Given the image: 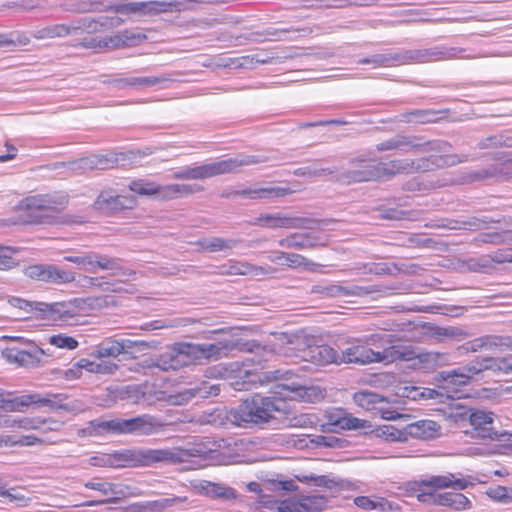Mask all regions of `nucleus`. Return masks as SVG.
Instances as JSON below:
<instances>
[{
  "label": "nucleus",
  "mask_w": 512,
  "mask_h": 512,
  "mask_svg": "<svg viewBox=\"0 0 512 512\" xmlns=\"http://www.w3.org/2000/svg\"><path fill=\"white\" fill-rule=\"evenodd\" d=\"M377 339V334L362 338H348L337 344V349L324 344L310 348L306 354L316 365L354 364L365 366L379 363V352L371 348L376 345Z\"/></svg>",
  "instance_id": "obj_1"
},
{
  "label": "nucleus",
  "mask_w": 512,
  "mask_h": 512,
  "mask_svg": "<svg viewBox=\"0 0 512 512\" xmlns=\"http://www.w3.org/2000/svg\"><path fill=\"white\" fill-rule=\"evenodd\" d=\"M192 454L176 449H123L113 453L97 454L89 458V464L95 467H138L151 466L155 463H180Z\"/></svg>",
  "instance_id": "obj_2"
},
{
  "label": "nucleus",
  "mask_w": 512,
  "mask_h": 512,
  "mask_svg": "<svg viewBox=\"0 0 512 512\" xmlns=\"http://www.w3.org/2000/svg\"><path fill=\"white\" fill-rule=\"evenodd\" d=\"M289 413V407L282 399H277L276 396L254 394L241 401L237 407L227 411L226 418L236 426L247 428L269 423L276 418V414L288 415Z\"/></svg>",
  "instance_id": "obj_3"
},
{
  "label": "nucleus",
  "mask_w": 512,
  "mask_h": 512,
  "mask_svg": "<svg viewBox=\"0 0 512 512\" xmlns=\"http://www.w3.org/2000/svg\"><path fill=\"white\" fill-rule=\"evenodd\" d=\"M69 196L62 191L34 194L19 201V220L26 225H54L67 207Z\"/></svg>",
  "instance_id": "obj_4"
},
{
  "label": "nucleus",
  "mask_w": 512,
  "mask_h": 512,
  "mask_svg": "<svg viewBox=\"0 0 512 512\" xmlns=\"http://www.w3.org/2000/svg\"><path fill=\"white\" fill-rule=\"evenodd\" d=\"M161 426L158 420L149 414L129 419L112 418L105 420L98 418L88 422L87 426L79 431V435L89 437L106 435L150 436L157 433Z\"/></svg>",
  "instance_id": "obj_5"
},
{
  "label": "nucleus",
  "mask_w": 512,
  "mask_h": 512,
  "mask_svg": "<svg viewBox=\"0 0 512 512\" xmlns=\"http://www.w3.org/2000/svg\"><path fill=\"white\" fill-rule=\"evenodd\" d=\"M292 376L293 373L290 370L276 369L260 374L252 373L249 370H240L239 377L245 378V380L242 382L235 381L231 383V385L234 386L236 390H244L248 389L247 385L255 383L256 381L263 384L281 380L283 382L276 383L274 386L273 393L279 396L277 399L285 401L287 398H304L308 394L309 388L296 381L290 382Z\"/></svg>",
  "instance_id": "obj_6"
},
{
  "label": "nucleus",
  "mask_w": 512,
  "mask_h": 512,
  "mask_svg": "<svg viewBox=\"0 0 512 512\" xmlns=\"http://www.w3.org/2000/svg\"><path fill=\"white\" fill-rule=\"evenodd\" d=\"M268 161L262 155L238 154L235 157L206 163L195 167H185L173 173L172 178L177 180H205L218 175L237 172L239 168L260 164Z\"/></svg>",
  "instance_id": "obj_7"
},
{
  "label": "nucleus",
  "mask_w": 512,
  "mask_h": 512,
  "mask_svg": "<svg viewBox=\"0 0 512 512\" xmlns=\"http://www.w3.org/2000/svg\"><path fill=\"white\" fill-rule=\"evenodd\" d=\"M326 426H332L341 430H365L366 434H372L375 437L390 442H406V433L404 429H398L393 425H382L375 428L367 420L359 419L351 414H330L328 423L322 425V431H326Z\"/></svg>",
  "instance_id": "obj_8"
},
{
  "label": "nucleus",
  "mask_w": 512,
  "mask_h": 512,
  "mask_svg": "<svg viewBox=\"0 0 512 512\" xmlns=\"http://www.w3.org/2000/svg\"><path fill=\"white\" fill-rule=\"evenodd\" d=\"M494 414L482 410H475L466 407H457L456 412L453 414L455 421L468 420L472 429L468 432L471 437L481 440H505L506 432L499 433L495 430Z\"/></svg>",
  "instance_id": "obj_9"
},
{
  "label": "nucleus",
  "mask_w": 512,
  "mask_h": 512,
  "mask_svg": "<svg viewBox=\"0 0 512 512\" xmlns=\"http://www.w3.org/2000/svg\"><path fill=\"white\" fill-rule=\"evenodd\" d=\"M467 161V156L457 154L430 155L420 159H401L391 162L390 174H410L426 172L435 168L451 167Z\"/></svg>",
  "instance_id": "obj_10"
},
{
  "label": "nucleus",
  "mask_w": 512,
  "mask_h": 512,
  "mask_svg": "<svg viewBox=\"0 0 512 512\" xmlns=\"http://www.w3.org/2000/svg\"><path fill=\"white\" fill-rule=\"evenodd\" d=\"M378 151L401 150L405 152L429 153L439 152L446 153L451 149L450 143L444 140L422 141L418 136H407L397 134L393 138L387 139L376 145Z\"/></svg>",
  "instance_id": "obj_11"
},
{
  "label": "nucleus",
  "mask_w": 512,
  "mask_h": 512,
  "mask_svg": "<svg viewBox=\"0 0 512 512\" xmlns=\"http://www.w3.org/2000/svg\"><path fill=\"white\" fill-rule=\"evenodd\" d=\"M466 50L460 47H448L445 45L422 49L398 50L399 65L411 63H428L454 58L473 59L475 56L465 55Z\"/></svg>",
  "instance_id": "obj_12"
},
{
  "label": "nucleus",
  "mask_w": 512,
  "mask_h": 512,
  "mask_svg": "<svg viewBox=\"0 0 512 512\" xmlns=\"http://www.w3.org/2000/svg\"><path fill=\"white\" fill-rule=\"evenodd\" d=\"M130 189L139 195L155 196L159 200L176 199L203 190L202 187L196 184H169L161 186L154 182H145L143 180L133 181Z\"/></svg>",
  "instance_id": "obj_13"
},
{
  "label": "nucleus",
  "mask_w": 512,
  "mask_h": 512,
  "mask_svg": "<svg viewBox=\"0 0 512 512\" xmlns=\"http://www.w3.org/2000/svg\"><path fill=\"white\" fill-rule=\"evenodd\" d=\"M109 10L118 14H138L154 16L160 13L181 12L187 9L186 3L181 1H141L119 3L109 6Z\"/></svg>",
  "instance_id": "obj_14"
},
{
  "label": "nucleus",
  "mask_w": 512,
  "mask_h": 512,
  "mask_svg": "<svg viewBox=\"0 0 512 512\" xmlns=\"http://www.w3.org/2000/svg\"><path fill=\"white\" fill-rule=\"evenodd\" d=\"M250 224L269 229H315L319 221L308 217L289 216L281 213H265L260 214L251 221Z\"/></svg>",
  "instance_id": "obj_15"
},
{
  "label": "nucleus",
  "mask_w": 512,
  "mask_h": 512,
  "mask_svg": "<svg viewBox=\"0 0 512 512\" xmlns=\"http://www.w3.org/2000/svg\"><path fill=\"white\" fill-rule=\"evenodd\" d=\"M24 275L34 281L49 284H68L75 280V273L53 264H34L24 269Z\"/></svg>",
  "instance_id": "obj_16"
},
{
  "label": "nucleus",
  "mask_w": 512,
  "mask_h": 512,
  "mask_svg": "<svg viewBox=\"0 0 512 512\" xmlns=\"http://www.w3.org/2000/svg\"><path fill=\"white\" fill-rule=\"evenodd\" d=\"M459 369L462 374L467 376L468 384L474 375L486 370L512 374V356L476 358L475 360L459 367Z\"/></svg>",
  "instance_id": "obj_17"
},
{
  "label": "nucleus",
  "mask_w": 512,
  "mask_h": 512,
  "mask_svg": "<svg viewBox=\"0 0 512 512\" xmlns=\"http://www.w3.org/2000/svg\"><path fill=\"white\" fill-rule=\"evenodd\" d=\"M382 169L370 159H352L349 168L342 172L341 179L347 183L374 181L381 177Z\"/></svg>",
  "instance_id": "obj_18"
},
{
  "label": "nucleus",
  "mask_w": 512,
  "mask_h": 512,
  "mask_svg": "<svg viewBox=\"0 0 512 512\" xmlns=\"http://www.w3.org/2000/svg\"><path fill=\"white\" fill-rule=\"evenodd\" d=\"M393 335H384L379 337L383 340V349L379 352V363L385 365L391 364L396 361H411L416 360L417 352L412 345L403 343H394Z\"/></svg>",
  "instance_id": "obj_19"
},
{
  "label": "nucleus",
  "mask_w": 512,
  "mask_h": 512,
  "mask_svg": "<svg viewBox=\"0 0 512 512\" xmlns=\"http://www.w3.org/2000/svg\"><path fill=\"white\" fill-rule=\"evenodd\" d=\"M435 381L438 383V389L445 392V396L454 399L460 389L468 385V378L459 368L448 371H441L435 375Z\"/></svg>",
  "instance_id": "obj_20"
},
{
  "label": "nucleus",
  "mask_w": 512,
  "mask_h": 512,
  "mask_svg": "<svg viewBox=\"0 0 512 512\" xmlns=\"http://www.w3.org/2000/svg\"><path fill=\"white\" fill-rule=\"evenodd\" d=\"M78 299H74L69 302H55V303H44L41 302L39 316L52 321H64L68 322L74 318L77 314L76 302Z\"/></svg>",
  "instance_id": "obj_21"
},
{
  "label": "nucleus",
  "mask_w": 512,
  "mask_h": 512,
  "mask_svg": "<svg viewBox=\"0 0 512 512\" xmlns=\"http://www.w3.org/2000/svg\"><path fill=\"white\" fill-rule=\"evenodd\" d=\"M120 17L99 16L97 18L83 17L73 21L74 34L79 31L87 33H97L114 27H118L123 23Z\"/></svg>",
  "instance_id": "obj_22"
},
{
  "label": "nucleus",
  "mask_w": 512,
  "mask_h": 512,
  "mask_svg": "<svg viewBox=\"0 0 512 512\" xmlns=\"http://www.w3.org/2000/svg\"><path fill=\"white\" fill-rule=\"evenodd\" d=\"M102 82L112 85L116 89H125L128 87H132L135 89H143L151 86H156L163 84L165 82L171 81L169 77L166 76H148V77H116L112 79H108L106 75H102Z\"/></svg>",
  "instance_id": "obj_23"
},
{
  "label": "nucleus",
  "mask_w": 512,
  "mask_h": 512,
  "mask_svg": "<svg viewBox=\"0 0 512 512\" xmlns=\"http://www.w3.org/2000/svg\"><path fill=\"white\" fill-rule=\"evenodd\" d=\"M133 204L134 201L131 198L104 191L95 200L94 207L105 214H113L131 208Z\"/></svg>",
  "instance_id": "obj_24"
},
{
  "label": "nucleus",
  "mask_w": 512,
  "mask_h": 512,
  "mask_svg": "<svg viewBox=\"0 0 512 512\" xmlns=\"http://www.w3.org/2000/svg\"><path fill=\"white\" fill-rule=\"evenodd\" d=\"M278 245L287 249L309 250L325 245L322 237L311 232L292 233L278 241Z\"/></svg>",
  "instance_id": "obj_25"
},
{
  "label": "nucleus",
  "mask_w": 512,
  "mask_h": 512,
  "mask_svg": "<svg viewBox=\"0 0 512 512\" xmlns=\"http://www.w3.org/2000/svg\"><path fill=\"white\" fill-rule=\"evenodd\" d=\"M49 349L44 350L35 345H30L29 349H8L5 353L10 362H14L23 367H36L41 362V356L48 354Z\"/></svg>",
  "instance_id": "obj_26"
},
{
  "label": "nucleus",
  "mask_w": 512,
  "mask_h": 512,
  "mask_svg": "<svg viewBox=\"0 0 512 512\" xmlns=\"http://www.w3.org/2000/svg\"><path fill=\"white\" fill-rule=\"evenodd\" d=\"M67 399V395L63 393L52 394L47 393L40 395L37 393L22 395L17 397L16 404L21 406V410L31 404L47 406L53 410H62L63 402Z\"/></svg>",
  "instance_id": "obj_27"
},
{
  "label": "nucleus",
  "mask_w": 512,
  "mask_h": 512,
  "mask_svg": "<svg viewBox=\"0 0 512 512\" xmlns=\"http://www.w3.org/2000/svg\"><path fill=\"white\" fill-rule=\"evenodd\" d=\"M84 486L88 489L99 491L103 496H114L113 498L106 500H91L83 504V506H98L105 503H116L117 498L125 496L121 486L114 483L104 481H88L84 483Z\"/></svg>",
  "instance_id": "obj_28"
},
{
  "label": "nucleus",
  "mask_w": 512,
  "mask_h": 512,
  "mask_svg": "<svg viewBox=\"0 0 512 512\" xmlns=\"http://www.w3.org/2000/svg\"><path fill=\"white\" fill-rule=\"evenodd\" d=\"M512 348V337L499 335H484L468 341L463 345L467 352H477L481 350H493L495 347Z\"/></svg>",
  "instance_id": "obj_29"
},
{
  "label": "nucleus",
  "mask_w": 512,
  "mask_h": 512,
  "mask_svg": "<svg viewBox=\"0 0 512 512\" xmlns=\"http://www.w3.org/2000/svg\"><path fill=\"white\" fill-rule=\"evenodd\" d=\"M197 488L200 494L210 497L212 499L231 501L237 499L238 497V493L236 492L235 489L223 483H216L203 480L199 483Z\"/></svg>",
  "instance_id": "obj_30"
},
{
  "label": "nucleus",
  "mask_w": 512,
  "mask_h": 512,
  "mask_svg": "<svg viewBox=\"0 0 512 512\" xmlns=\"http://www.w3.org/2000/svg\"><path fill=\"white\" fill-rule=\"evenodd\" d=\"M236 191L237 196H243L249 199L280 198L294 193V190L289 187L282 186L254 187Z\"/></svg>",
  "instance_id": "obj_31"
},
{
  "label": "nucleus",
  "mask_w": 512,
  "mask_h": 512,
  "mask_svg": "<svg viewBox=\"0 0 512 512\" xmlns=\"http://www.w3.org/2000/svg\"><path fill=\"white\" fill-rule=\"evenodd\" d=\"M92 262L93 270H91V273L93 274L98 270H112L114 271L113 275L118 277H131L135 275V271L122 268L118 258H110L107 255L94 252Z\"/></svg>",
  "instance_id": "obj_32"
},
{
  "label": "nucleus",
  "mask_w": 512,
  "mask_h": 512,
  "mask_svg": "<svg viewBox=\"0 0 512 512\" xmlns=\"http://www.w3.org/2000/svg\"><path fill=\"white\" fill-rule=\"evenodd\" d=\"M242 240L222 237L202 238L195 242V245L207 252H229L239 247Z\"/></svg>",
  "instance_id": "obj_33"
},
{
  "label": "nucleus",
  "mask_w": 512,
  "mask_h": 512,
  "mask_svg": "<svg viewBox=\"0 0 512 512\" xmlns=\"http://www.w3.org/2000/svg\"><path fill=\"white\" fill-rule=\"evenodd\" d=\"M417 364L419 368L430 371L438 367H444L450 364L451 355L446 352L428 351L417 353Z\"/></svg>",
  "instance_id": "obj_34"
},
{
  "label": "nucleus",
  "mask_w": 512,
  "mask_h": 512,
  "mask_svg": "<svg viewBox=\"0 0 512 512\" xmlns=\"http://www.w3.org/2000/svg\"><path fill=\"white\" fill-rule=\"evenodd\" d=\"M176 358L181 361V365H189L201 361V344L180 342L172 347Z\"/></svg>",
  "instance_id": "obj_35"
},
{
  "label": "nucleus",
  "mask_w": 512,
  "mask_h": 512,
  "mask_svg": "<svg viewBox=\"0 0 512 512\" xmlns=\"http://www.w3.org/2000/svg\"><path fill=\"white\" fill-rule=\"evenodd\" d=\"M439 428V425L431 420L416 421L405 427L406 438L408 439V436H411L419 439H431L436 435Z\"/></svg>",
  "instance_id": "obj_36"
},
{
  "label": "nucleus",
  "mask_w": 512,
  "mask_h": 512,
  "mask_svg": "<svg viewBox=\"0 0 512 512\" xmlns=\"http://www.w3.org/2000/svg\"><path fill=\"white\" fill-rule=\"evenodd\" d=\"M122 354V346H119L118 340L107 338L94 347L90 356L96 359L117 358Z\"/></svg>",
  "instance_id": "obj_37"
},
{
  "label": "nucleus",
  "mask_w": 512,
  "mask_h": 512,
  "mask_svg": "<svg viewBox=\"0 0 512 512\" xmlns=\"http://www.w3.org/2000/svg\"><path fill=\"white\" fill-rule=\"evenodd\" d=\"M281 341L292 346L291 349H295L299 352H302L301 357L305 360L311 361L309 356H307V351L316 347L317 345H310V339L304 334L303 331H298L295 333H283Z\"/></svg>",
  "instance_id": "obj_38"
},
{
  "label": "nucleus",
  "mask_w": 512,
  "mask_h": 512,
  "mask_svg": "<svg viewBox=\"0 0 512 512\" xmlns=\"http://www.w3.org/2000/svg\"><path fill=\"white\" fill-rule=\"evenodd\" d=\"M425 486H431L435 489H444L453 487L456 490H464L468 482L464 479H456L451 473L447 475L432 476L429 480L422 482Z\"/></svg>",
  "instance_id": "obj_39"
},
{
  "label": "nucleus",
  "mask_w": 512,
  "mask_h": 512,
  "mask_svg": "<svg viewBox=\"0 0 512 512\" xmlns=\"http://www.w3.org/2000/svg\"><path fill=\"white\" fill-rule=\"evenodd\" d=\"M234 348V344L231 341H219L216 343H202L201 344V360H218L223 355H226L227 351Z\"/></svg>",
  "instance_id": "obj_40"
},
{
  "label": "nucleus",
  "mask_w": 512,
  "mask_h": 512,
  "mask_svg": "<svg viewBox=\"0 0 512 512\" xmlns=\"http://www.w3.org/2000/svg\"><path fill=\"white\" fill-rule=\"evenodd\" d=\"M437 505L446 506L451 509L460 511L470 508V501L462 493L445 492L438 493Z\"/></svg>",
  "instance_id": "obj_41"
},
{
  "label": "nucleus",
  "mask_w": 512,
  "mask_h": 512,
  "mask_svg": "<svg viewBox=\"0 0 512 512\" xmlns=\"http://www.w3.org/2000/svg\"><path fill=\"white\" fill-rule=\"evenodd\" d=\"M438 113L435 110H411L399 115V121L404 123L427 124L438 120Z\"/></svg>",
  "instance_id": "obj_42"
},
{
  "label": "nucleus",
  "mask_w": 512,
  "mask_h": 512,
  "mask_svg": "<svg viewBox=\"0 0 512 512\" xmlns=\"http://www.w3.org/2000/svg\"><path fill=\"white\" fill-rule=\"evenodd\" d=\"M220 393V388L216 385H209L208 383H201L195 387L186 389L180 394L183 401H189L193 398L205 399L210 396H217Z\"/></svg>",
  "instance_id": "obj_43"
},
{
  "label": "nucleus",
  "mask_w": 512,
  "mask_h": 512,
  "mask_svg": "<svg viewBox=\"0 0 512 512\" xmlns=\"http://www.w3.org/2000/svg\"><path fill=\"white\" fill-rule=\"evenodd\" d=\"M84 170H107L117 163V158L113 155H91L83 158Z\"/></svg>",
  "instance_id": "obj_44"
},
{
  "label": "nucleus",
  "mask_w": 512,
  "mask_h": 512,
  "mask_svg": "<svg viewBox=\"0 0 512 512\" xmlns=\"http://www.w3.org/2000/svg\"><path fill=\"white\" fill-rule=\"evenodd\" d=\"M358 64H372L374 67H391L399 65L398 50L374 54L358 60Z\"/></svg>",
  "instance_id": "obj_45"
},
{
  "label": "nucleus",
  "mask_w": 512,
  "mask_h": 512,
  "mask_svg": "<svg viewBox=\"0 0 512 512\" xmlns=\"http://www.w3.org/2000/svg\"><path fill=\"white\" fill-rule=\"evenodd\" d=\"M354 503L364 510H379L382 512L393 510V504L383 497L370 498L367 496L356 497Z\"/></svg>",
  "instance_id": "obj_46"
},
{
  "label": "nucleus",
  "mask_w": 512,
  "mask_h": 512,
  "mask_svg": "<svg viewBox=\"0 0 512 512\" xmlns=\"http://www.w3.org/2000/svg\"><path fill=\"white\" fill-rule=\"evenodd\" d=\"M347 289V297L348 296H357L364 297L371 294H380L385 295L387 291L397 289V286H385L382 284L369 285V286H359V285H350L346 286Z\"/></svg>",
  "instance_id": "obj_47"
},
{
  "label": "nucleus",
  "mask_w": 512,
  "mask_h": 512,
  "mask_svg": "<svg viewBox=\"0 0 512 512\" xmlns=\"http://www.w3.org/2000/svg\"><path fill=\"white\" fill-rule=\"evenodd\" d=\"M428 335L436 341L442 342L445 338H465L467 334L458 327L430 326Z\"/></svg>",
  "instance_id": "obj_48"
},
{
  "label": "nucleus",
  "mask_w": 512,
  "mask_h": 512,
  "mask_svg": "<svg viewBox=\"0 0 512 512\" xmlns=\"http://www.w3.org/2000/svg\"><path fill=\"white\" fill-rule=\"evenodd\" d=\"M74 34L73 22L70 25L55 24L38 30L34 36L37 39L65 37Z\"/></svg>",
  "instance_id": "obj_49"
},
{
  "label": "nucleus",
  "mask_w": 512,
  "mask_h": 512,
  "mask_svg": "<svg viewBox=\"0 0 512 512\" xmlns=\"http://www.w3.org/2000/svg\"><path fill=\"white\" fill-rule=\"evenodd\" d=\"M309 442L316 447H326L333 449L346 448L349 442L342 438L334 435H314L310 437Z\"/></svg>",
  "instance_id": "obj_50"
},
{
  "label": "nucleus",
  "mask_w": 512,
  "mask_h": 512,
  "mask_svg": "<svg viewBox=\"0 0 512 512\" xmlns=\"http://www.w3.org/2000/svg\"><path fill=\"white\" fill-rule=\"evenodd\" d=\"M187 500V497L174 496L171 498H161L155 501H148L143 505L144 509H148L153 512H162L172 506L179 503H183Z\"/></svg>",
  "instance_id": "obj_51"
},
{
  "label": "nucleus",
  "mask_w": 512,
  "mask_h": 512,
  "mask_svg": "<svg viewBox=\"0 0 512 512\" xmlns=\"http://www.w3.org/2000/svg\"><path fill=\"white\" fill-rule=\"evenodd\" d=\"M479 149H489L498 147H512V137L504 134H495L480 140L477 144Z\"/></svg>",
  "instance_id": "obj_52"
},
{
  "label": "nucleus",
  "mask_w": 512,
  "mask_h": 512,
  "mask_svg": "<svg viewBox=\"0 0 512 512\" xmlns=\"http://www.w3.org/2000/svg\"><path fill=\"white\" fill-rule=\"evenodd\" d=\"M85 47L88 48H108L112 47L114 49L126 47L125 46V40L123 37V33L120 32L117 35L111 36L107 39L98 40L96 38L91 39L87 44H85Z\"/></svg>",
  "instance_id": "obj_53"
},
{
  "label": "nucleus",
  "mask_w": 512,
  "mask_h": 512,
  "mask_svg": "<svg viewBox=\"0 0 512 512\" xmlns=\"http://www.w3.org/2000/svg\"><path fill=\"white\" fill-rule=\"evenodd\" d=\"M45 423V420L40 418H19V419H5L3 425L6 427H18L25 430H37Z\"/></svg>",
  "instance_id": "obj_54"
},
{
  "label": "nucleus",
  "mask_w": 512,
  "mask_h": 512,
  "mask_svg": "<svg viewBox=\"0 0 512 512\" xmlns=\"http://www.w3.org/2000/svg\"><path fill=\"white\" fill-rule=\"evenodd\" d=\"M476 241L481 243H490L500 245L512 241V231L481 233L476 238Z\"/></svg>",
  "instance_id": "obj_55"
},
{
  "label": "nucleus",
  "mask_w": 512,
  "mask_h": 512,
  "mask_svg": "<svg viewBox=\"0 0 512 512\" xmlns=\"http://www.w3.org/2000/svg\"><path fill=\"white\" fill-rule=\"evenodd\" d=\"M142 366L147 368H158L163 371H169L170 369L176 370L179 366H181V361L176 358L172 350L171 354L169 355V360L164 359V357H161L157 361L145 360Z\"/></svg>",
  "instance_id": "obj_56"
},
{
  "label": "nucleus",
  "mask_w": 512,
  "mask_h": 512,
  "mask_svg": "<svg viewBox=\"0 0 512 512\" xmlns=\"http://www.w3.org/2000/svg\"><path fill=\"white\" fill-rule=\"evenodd\" d=\"M92 257H94V252H81L77 255L65 256L64 260L74 263L79 269L91 273V270H93Z\"/></svg>",
  "instance_id": "obj_57"
},
{
  "label": "nucleus",
  "mask_w": 512,
  "mask_h": 512,
  "mask_svg": "<svg viewBox=\"0 0 512 512\" xmlns=\"http://www.w3.org/2000/svg\"><path fill=\"white\" fill-rule=\"evenodd\" d=\"M486 494L489 498L501 504H508L512 502V487L498 485L496 487L489 488Z\"/></svg>",
  "instance_id": "obj_58"
},
{
  "label": "nucleus",
  "mask_w": 512,
  "mask_h": 512,
  "mask_svg": "<svg viewBox=\"0 0 512 512\" xmlns=\"http://www.w3.org/2000/svg\"><path fill=\"white\" fill-rule=\"evenodd\" d=\"M269 63L268 58H259V54L254 55H246L239 58H235L231 60L229 65H234V67L239 68H253L256 64H266Z\"/></svg>",
  "instance_id": "obj_59"
},
{
  "label": "nucleus",
  "mask_w": 512,
  "mask_h": 512,
  "mask_svg": "<svg viewBox=\"0 0 512 512\" xmlns=\"http://www.w3.org/2000/svg\"><path fill=\"white\" fill-rule=\"evenodd\" d=\"M463 264L471 272H482L491 267V257L482 255L476 258H469L463 261Z\"/></svg>",
  "instance_id": "obj_60"
},
{
  "label": "nucleus",
  "mask_w": 512,
  "mask_h": 512,
  "mask_svg": "<svg viewBox=\"0 0 512 512\" xmlns=\"http://www.w3.org/2000/svg\"><path fill=\"white\" fill-rule=\"evenodd\" d=\"M49 344L56 348L68 350H73L78 347V341L75 338L62 334L51 336L49 338Z\"/></svg>",
  "instance_id": "obj_61"
},
{
  "label": "nucleus",
  "mask_w": 512,
  "mask_h": 512,
  "mask_svg": "<svg viewBox=\"0 0 512 512\" xmlns=\"http://www.w3.org/2000/svg\"><path fill=\"white\" fill-rule=\"evenodd\" d=\"M317 417L314 414H296L288 418L289 427L307 428L312 427L316 423Z\"/></svg>",
  "instance_id": "obj_62"
},
{
  "label": "nucleus",
  "mask_w": 512,
  "mask_h": 512,
  "mask_svg": "<svg viewBox=\"0 0 512 512\" xmlns=\"http://www.w3.org/2000/svg\"><path fill=\"white\" fill-rule=\"evenodd\" d=\"M15 252L16 250L12 247L0 245V270H9L17 265L13 258Z\"/></svg>",
  "instance_id": "obj_63"
},
{
  "label": "nucleus",
  "mask_w": 512,
  "mask_h": 512,
  "mask_svg": "<svg viewBox=\"0 0 512 512\" xmlns=\"http://www.w3.org/2000/svg\"><path fill=\"white\" fill-rule=\"evenodd\" d=\"M322 498L307 496L298 500L299 512H319L321 510Z\"/></svg>",
  "instance_id": "obj_64"
}]
</instances>
